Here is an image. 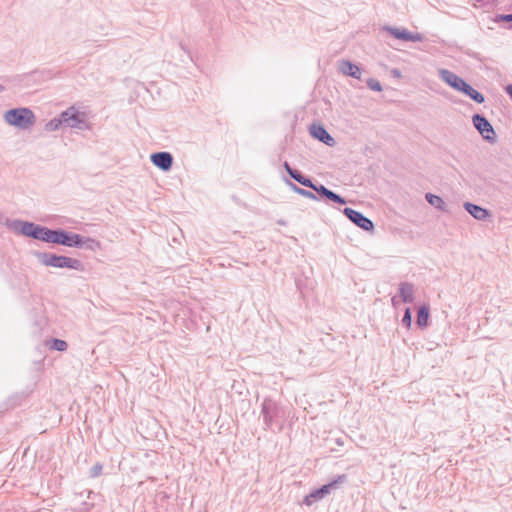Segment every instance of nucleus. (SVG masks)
Instances as JSON below:
<instances>
[{
  "mask_svg": "<svg viewBox=\"0 0 512 512\" xmlns=\"http://www.w3.org/2000/svg\"><path fill=\"white\" fill-rule=\"evenodd\" d=\"M46 236V243H54L66 247L81 248L83 246H86L88 248H92L91 244L99 245V243L96 242L94 239L83 238L79 234L68 232L62 229H48V233Z\"/></svg>",
  "mask_w": 512,
  "mask_h": 512,
  "instance_id": "obj_1",
  "label": "nucleus"
},
{
  "mask_svg": "<svg viewBox=\"0 0 512 512\" xmlns=\"http://www.w3.org/2000/svg\"><path fill=\"white\" fill-rule=\"evenodd\" d=\"M261 416L266 430H272L273 425H278L281 430L285 420V410L272 399L266 398L261 405Z\"/></svg>",
  "mask_w": 512,
  "mask_h": 512,
  "instance_id": "obj_2",
  "label": "nucleus"
},
{
  "mask_svg": "<svg viewBox=\"0 0 512 512\" xmlns=\"http://www.w3.org/2000/svg\"><path fill=\"white\" fill-rule=\"evenodd\" d=\"M3 119L7 124L22 130L33 126L36 120L33 111L26 107L7 110Z\"/></svg>",
  "mask_w": 512,
  "mask_h": 512,
  "instance_id": "obj_3",
  "label": "nucleus"
},
{
  "mask_svg": "<svg viewBox=\"0 0 512 512\" xmlns=\"http://www.w3.org/2000/svg\"><path fill=\"white\" fill-rule=\"evenodd\" d=\"M38 260L42 265L47 267L68 268L77 271L84 270V265L79 259L67 256L52 253H39Z\"/></svg>",
  "mask_w": 512,
  "mask_h": 512,
  "instance_id": "obj_4",
  "label": "nucleus"
},
{
  "mask_svg": "<svg viewBox=\"0 0 512 512\" xmlns=\"http://www.w3.org/2000/svg\"><path fill=\"white\" fill-rule=\"evenodd\" d=\"M347 482V476L345 474L338 475L337 478L322 487L313 490L307 496H305L303 503L307 506L313 505L315 502L322 500L328 494H330L333 490L337 489L340 484H344Z\"/></svg>",
  "mask_w": 512,
  "mask_h": 512,
  "instance_id": "obj_5",
  "label": "nucleus"
},
{
  "mask_svg": "<svg viewBox=\"0 0 512 512\" xmlns=\"http://www.w3.org/2000/svg\"><path fill=\"white\" fill-rule=\"evenodd\" d=\"M14 229L24 236L46 242L49 228L33 222L17 220L14 222Z\"/></svg>",
  "mask_w": 512,
  "mask_h": 512,
  "instance_id": "obj_6",
  "label": "nucleus"
},
{
  "mask_svg": "<svg viewBox=\"0 0 512 512\" xmlns=\"http://www.w3.org/2000/svg\"><path fill=\"white\" fill-rule=\"evenodd\" d=\"M62 121L65 126L70 128L83 130L88 127L85 113L78 111L74 106L62 112Z\"/></svg>",
  "mask_w": 512,
  "mask_h": 512,
  "instance_id": "obj_7",
  "label": "nucleus"
},
{
  "mask_svg": "<svg viewBox=\"0 0 512 512\" xmlns=\"http://www.w3.org/2000/svg\"><path fill=\"white\" fill-rule=\"evenodd\" d=\"M343 214L352 223L365 231H372L374 229V223L359 211L346 207L343 210Z\"/></svg>",
  "mask_w": 512,
  "mask_h": 512,
  "instance_id": "obj_8",
  "label": "nucleus"
},
{
  "mask_svg": "<svg viewBox=\"0 0 512 512\" xmlns=\"http://www.w3.org/2000/svg\"><path fill=\"white\" fill-rule=\"evenodd\" d=\"M383 30L387 31L393 37L404 41L422 42L425 38L421 33H413L404 28L384 26Z\"/></svg>",
  "mask_w": 512,
  "mask_h": 512,
  "instance_id": "obj_9",
  "label": "nucleus"
},
{
  "mask_svg": "<svg viewBox=\"0 0 512 512\" xmlns=\"http://www.w3.org/2000/svg\"><path fill=\"white\" fill-rule=\"evenodd\" d=\"M153 165L162 171H169L173 165V156L169 152H156L150 156Z\"/></svg>",
  "mask_w": 512,
  "mask_h": 512,
  "instance_id": "obj_10",
  "label": "nucleus"
},
{
  "mask_svg": "<svg viewBox=\"0 0 512 512\" xmlns=\"http://www.w3.org/2000/svg\"><path fill=\"white\" fill-rule=\"evenodd\" d=\"M438 75L442 81H444L447 85L459 91L461 87L464 85V79L453 73L448 69H439Z\"/></svg>",
  "mask_w": 512,
  "mask_h": 512,
  "instance_id": "obj_11",
  "label": "nucleus"
},
{
  "mask_svg": "<svg viewBox=\"0 0 512 512\" xmlns=\"http://www.w3.org/2000/svg\"><path fill=\"white\" fill-rule=\"evenodd\" d=\"M310 133L314 138L323 142L327 146L332 147L335 145V139L327 132V130L322 125L313 124L310 127Z\"/></svg>",
  "mask_w": 512,
  "mask_h": 512,
  "instance_id": "obj_12",
  "label": "nucleus"
},
{
  "mask_svg": "<svg viewBox=\"0 0 512 512\" xmlns=\"http://www.w3.org/2000/svg\"><path fill=\"white\" fill-rule=\"evenodd\" d=\"M313 189L318 195L321 197L327 198L328 200L338 203V204H346V200L340 196L339 194L333 192L332 190H329L324 185H316L313 183V187H310Z\"/></svg>",
  "mask_w": 512,
  "mask_h": 512,
  "instance_id": "obj_13",
  "label": "nucleus"
},
{
  "mask_svg": "<svg viewBox=\"0 0 512 512\" xmlns=\"http://www.w3.org/2000/svg\"><path fill=\"white\" fill-rule=\"evenodd\" d=\"M398 295L403 303H413L415 300V286L410 282H401Z\"/></svg>",
  "mask_w": 512,
  "mask_h": 512,
  "instance_id": "obj_14",
  "label": "nucleus"
},
{
  "mask_svg": "<svg viewBox=\"0 0 512 512\" xmlns=\"http://www.w3.org/2000/svg\"><path fill=\"white\" fill-rule=\"evenodd\" d=\"M339 71L344 75L351 76L355 79H361V69L349 60H341L339 62Z\"/></svg>",
  "mask_w": 512,
  "mask_h": 512,
  "instance_id": "obj_15",
  "label": "nucleus"
},
{
  "mask_svg": "<svg viewBox=\"0 0 512 512\" xmlns=\"http://www.w3.org/2000/svg\"><path fill=\"white\" fill-rule=\"evenodd\" d=\"M284 169L291 178L305 187H313V182L310 178L303 176L298 170L293 169L288 162H284Z\"/></svg>",
  "mask_w": 512,
  "mask_h": 512,
  "instance_id": "obj_16",
  "label": "nucleus"
},
{
  "mask_svg": "<svg viewBox=\"0 0 512 512\" xmlns=\"http://www.w3.org/2000/svg\"><path fill=\"white\" fill-rule=\"evenodd\" d=\"M482 139L491 143H494L496 140V133L493 129V126L484 116H482Z\"/></svg>",
  "mask_w": 512,
  "mask_h": 512,
  "instance_id": "obj_17",
  "label": "nucleus"
},
{
  "mask_svg": "<svg viewBox=\"0 0 512 512\" xmlns=\"http://www.w3.org/2000/svg\"><path fill=\"white\" fill-rule=\"evenodd\" d=\"M428 319H429V307L426 305H423L419 308L418 313H417V325L420 328L427 327Z\"/></svg>",
  "mask_w": 512,
  "mask_h": 512,
  "instance_id": "obj_18",
  "label": "nucleus"
},
{
  "mask_svg": "<svg viewBox=\"0 0 512 512\" xmlns=\"http://www.w3.org/2000/svg\"><path fill=\"white\" fill-rule=\"evenodd\" d=\"M425 198H426L427 202L430 205H432L433 207H435L436 209L441 210V211L446 210L445 202L441 197L434 195L432 193H427L425 195Z\"/></svg>",
  "mask_w": 512,
  "mask_h": 512,
  "instance_id": "obj_19",
  "label": "nucleus"
},
{
  "mask_svg": "<svg viewBox=\"0 0 512 512\" xmlns=\"http://www.w3.org/2000/svg\"><path fill=\"white\" fill-rule=\"evenodd\" d=\"M286 183L295 193L311 200H318L317 196L313 192L300 188L299 186H297L296 184L289 180H286Z\"/></svg>",
  "mask_w": 512,
  "mask_h": 512,
  "instance_id": "obj_20",
  "label": "nucleus"
},
{
  "mask_svg": "<svg viewBox=\"0 0 512 512\" xmlns=\"http://www.w3.org/2000/svg\"><path fill=\"white\" fill-rule=\"evenodd\" d=\"M459 92L464 93L477 103H480V92L472 88L468 83L464 82V85L459 89Z\"/></svg>",
  "mask_w": 512,
  "mask_h": 512,
  "instance_id": "obj_21",
  "label": "nucleus"
},
{
  "mask_svg": "<svg viewBox=\"0 0 512 512\" xmlns=\"http://www.w3.org/2000/svg\"><path fill=\"white\" fill-rule=\"evenodd\" d=\"M62 125H64V122L61 113L59 118H53L45 124V130L48 132L57 131Z\"/></svg>",
  "mask_w": 512,
  "mask_h": 512,
  "instance_id": "obj_22",
  "label": "nucleus"
},
{
  "mask_svg": "<svg viewBox=\"0 0 512 512\" xmlns=\"http://www.w3.org/2000/svg\"><path fill=\"white\" fill-rule=\"evenodd\" d=\"M464 208L475 219H480V205H476V204H472V203L466 202V203H464Z\"/></svg>",
  "mask_w": 512,
  "mask_h": 512,
  "instance_id": "obj_23",
  "label": "nucleus"
},
{
  "mask_svg": "<svg viewBox=\"0 0 512 512\" xmlns=\"http://www.w3.org/2000/svg\"><path fill=\"white\" fill-rule=\"evenodd\" d=\"M67 347L68 344L66 341L61 339H52L51 349H54L56 351H65Z\"/></svg>",
  "mask_w": 512,
  "mask_h": 512,
  "instance_id": "obj_24",
  "label": "nucleus"
},
{
  "mask_svg": "<svg viewBox=\"0 0 512 512\" xmlns=\"http://www.w3.org/2000/svg\"><path fill=\"white\" fill-rule=\"evenodd\" d=\"M366 84L373 91H377V92L382 91L381 83L378 80L374 79V78H369L366 81Z\"/></svg>",
  "mask_w": 512,
  "mask_h": 512,
  "instance_id": "obj_25",
  "label": "nucleus"
},
{
  "mask_svg": "<svg viewBox=\"0 0 512 512\" xmlns=\"http://www.w3.org/2000/svg\"><path fill=\"white\" fill-rule=\"evenodd\" d=\"M401 322L404 326H406L407 328H410L411 323H412V314H411L410 308H406Z\"/></svg>",
  "mask_w": 512,
  "mask_h": 512,
  "instance_id": "obj_26",
  "label": "nucleus"
},
{
  "mask_svg": "<svg viewBox=\"0 0 512 512\" xmlns=\"http://www.w3.org/2000/svg\"><path fill=\"white\" fill-rule=\"evenodd\" d=\"M494 21L499 22H506L511 23L512 22V14H497L494 18Z\"/></svg>",
  "mask_w": 512,
  "mask_h": 512,
  "instance_id": "obj_27",
  "label": "nucleus"
},
{
  "mask_svg": "<svg viewBox=\"0 0 512 512\" xmlns=\"http://www.w3.org/2000/svg\"><path fill=\"white\" fill-rule=\"evenodd\" d=\"M102 469H103V466H102L100 463L95 464V465L90 469V476H91L92 478H96V477H98V476L102 473Z\"/></svg>",
  "mask_w": 512,
  "mask_h": 512,
  "instance_id": "obj_28",
  "label": "nucleus"
},
{
  "mask_svg": "<svg viewBox=\"0 0 512 512\" xmlns=\"http://www.w3.org/2000/svg\"><path fill=\"white\" fill-rule=\"evenodd\" d=\"M473 125L475 129L480 132V113H476L472 117Z\"/></svg>",
  "mask_w": 512,
  "mask_h": 512,
  "instance_id": "obj_29",
  "label": "nucleus"
},
{
  "mask_svg": "<svg viewBox=\"0 0 512 512\" xmlns=\"http://www.w3.org/2000/svg\"><path fill=\"white\" fill-rule=\"evenodd\" d=\"M391 301H392L393 306H397V305H399L400 302H402L399 295L392 297Z\"/></svg>",
  "mask_w": 512,
  "mask_h": 512,
  "instance_id": "obj_30",
  "label": "nucleus"
},
{
  "mask_svg": "<svg viewBox=\"0 0 512 512\" xmlns=\"http://www.w3.org/2000/svg\"><path fill=\"white\" fill-rule=\"evenodd\" d=\"M505 92L509 95V97L511 98L512 100V84H508L506 87H505Z\"/></svg>",
  "mask_w": 512,
  "mask_h": 512,
  "instance_id": "obj_31",
  "label": "nucleus"
},
{
  "mask_svg": "<svg viewBox=\"0 0 512 512\" xmlns=\"http://www.w3.org/2000/svg\"><path fill=\"white\" fill-rule=\"evenodd\" d=\"M488 216H490L489 211L485 208H482V221L485 220Z\"/></svg>",
  "mask_w": 512,
  "mask_h": 512,
  "instance_id": "obj_32",
  "label": "nucleus"
},
{
  "mask_svg": "<svg viewBox=\"0 0 512 512\" xmlns=\"http://www.w3.org/2000/svg\"><path fill=\"white\" fill-rule=\"evenodd\" d=\"M392 74H393L394 76H396V77H400V76H401L400 71H399V70H397V69L392 70Z\"/></svg>",
  "mask_w": 512,
  "mask_h": 512,
  "instance_id": "obj_33",
  "label": "nucleus"
},
{
  "mask_svg": "<svg viewBox=\"0 0 512 512\" xmlns=\"http://www.w3.org/2000/svg\"><path fill=\"white\" fill-rule=\"evenodd\" d=\"M4 91V87L0 85V93Z\"/></svg>",
  "mask_w": 512,
  "mask_h": 512,
  "instance_id": "obj_34",
  "label": "nucleus"
},
{
  "mask_svg": "<svg viewBox=\"0 0 512 512\" xmlns=\"http://www.w3.org/2000/svg\"><path fill=\"white\" fill-rule=\"evenodd\" d=\"M481 1H482V4H483L485 0H481Z\"/></svg>",
  "mask_w": 512,
  "mask_h": 512,
  "instance_id": "obj_35",
  "label": "nucleus"
}]
</instances>
